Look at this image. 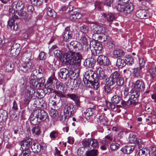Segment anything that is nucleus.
I'll list each match as a JSON object with an SVG mask.
<instances>
[{
    "mask_svg": "<svg viewBox=\"0 0 156 156\" xmlns=\"http://www.w3.org/2000/svg\"><path fill=\"white\" fill-rule=\"evenodd\" d=\"M121 98L118 95H114L113 96L112 98V102L113 103L116 104H118L121 100Z\"/></svg>",
    "mask_w": 156,
    "mask_h": 156,
    "instance_id": "obj_46",
    "label": "nucleus"
},
{
    "mask_svg": "<svg viewBox=\"0 0 156 156\" xmlns=\"http://www.w3.org/2000/svg\"><path fill=\"white\" fill-rule=\"evenodd\" d=\"M126 64L129 65H131L134 63L133 58L130 56L128 55L125 59Z\"/></svg>",
    "mask_w": 156,
    "mask_h": 156,
    "instance_id": "obj_49",
    "label": "nucleus"
},
{
    "mask_svg": "<svg viewBox=\"0 0 156 156\" xmlns=\"http://www.w3.org/2000/svg\"><path fill=\"white\" fill-rule=\"evenodd\" d=\"M126 64L125 60L120 58L118 59L117 60L116 65L119 68H122Z\"/></svg>",
    "mask_w": 156,
    "mask_h": 156,
    "instance_id": "obj_35",
    "label": "nucleus"
},
{
    "mask_svg": "<svg viewBox=\"0 0 156 156\" xmlns=\"http://www.w3.org/2000/svg\"><path fill=\"white\" fill-rule=\"evenodd\" d=\"M98 62L102 66H109L111 64V62L108 57L103 55H99L98 58Z\"/></svg>",
    "mask_w": 156,
    "mask_h": 156,
    "instance_id": "obj_13",
    "label": "nucleus"
},
{
    "mask_svg": "<svg viewBox=\"0 0 156 156\" xmlns=\"http://www.w3.org/2000/svg\"><path fill=\"white\" fill-rule=\"evenodd\" d=\"M62 36L63 40L66 42H68L71 40L72 36V32L70 30L69 27H67L65 29Z\"/></svg>",
    "mask_w": 156,
    "mask_h": 156,
    "instance_id": "obj_15",
    "label": "nucleus"
},
{
    "mask_svg": "<svg viewBox=\"0 0 156 156\" xmlns=\"http://www.w3.org/2000/svg\"><path fill=\"white\" fill-rule=\"evenodd\" d=\"M136 138L135 135L133 134H130L129 137V141L131 143H135L137 140Z\"/></svg>",
    "mask_w": 156,
    "mask_h": 156,
    "instance_id": "obj_58",
    "label": "nucleus"
},
{
    "mask_svg": "<svg viewBox=\"0 0 156 156\" xmlns=\"http://www.w3.org/2000/svg\"><path fill=\"white\" fill-rule=\"evenodd\" d=\"M17 14L22 18L25 19L27 17V12L23 11V9L17 12Z\"/></svg>",
    "mask_w": 156,
    "mask_h": 156,
    "instance_id": "obj_52",
    "label": "nucleus"
},
{
    "mask_svg": "<svg viewBox=\"0 0 156 156\" xmlns=\"http://www.w3.org/2000/svg\"><path fill=\"white\" fill-rule=\"evenodd\" d=\"M27 10L28 12L30 14H33L35 12L34 7L32 5H29L27 6Z\"/></svg>",
    "mask_w": 156,
    "mask_h": 156,
    "instance_id": "obj_63",
    "label": "nucleus"
},
{
    "mask_svg": "<svg viewBox=\"0 0 156 156\" xmlns=\"http://www.w3.org/2000/svg\"><path fill=\"white\" fill-rule=\"evenodd\" d=\"M115 80L121 76L120 73L117 71H115L110 75Z\"/></svg>",
    "mask_w": 156,
    "mask_h": 156,
    "instance_id": "obj_54",
    "label": "nucleus"
},
{
    "mask_svg": "<svg viewBox=\"0 0 156 156\" xmlns=\"http://www.w3.org/2000/svg\"><path fill=\"white\" fill-rule=\"evenodd\" d=\"M124 82L123 79L120 76L119 78L117 79L115 83L118 86H121L123 84Z\"/></svg>",
    "mask_w": 156,
    "mask_h": 156,
    "instance_id": "obj_59",
    "label": "nucleus"
},
{
    "mask_svg": "<svg viewBox=\"0 0 156 156\" xmlns=\"http://www.w3.org/2000/svg\"><path fill=\"white\" fill-rule=\"evenodd\" d=\"M139 153L141 156H150V151L146 148H143L140 150Z\"/></svg>",
    "mask_w": 156,
    "mask_h": 156,
    "instance_id": "obj_34",
    "label": "nucleus"
},
{
    "mask_svg": "<svg viewBox=\"0 0 156 156\" xmlns=\"http://www.w3.org/2000/svg\"><path fill=\"white\" fill-rule=\"evenodd\" d=\"M89 108H87L86 111L84 112L83 115H84L86 117H89L90 118H92L95 117V113L97 112L96 109V106L93 105Z\"/></svg>",
    "mask_w": 156,
    "mask_h": 156,
    "instance_id": "obj_8",
    "label": "nucleus"
},
{
    "mask_svg": "<svg viewBox=\"0 0 156 156\" xmlns=\"http://www.w3.org/2000/svg\"><path fill=\"white\" fill-rule=\"evenodd\" d=\"M31 3L34 5L39 7L41 5L42 0H30Z\"/></svg>",
    "mask_w": 156,
    "mask_h": 156,
    "instance_id": "obj_48",
    "label": "nucleus"
},
{
    "mask_svg": "<svg viewBox=\"0 0 156 156\" xmlns=\"http://www.w3.org/2000/svg\"><path fill=\"white\" fill-rule=\"evenodd\" d=\"M100 82H99L98 80L97 81L94 79L93 81L89 82V84H86V85L95 90H97L99 87V83Z\"/></svg>",
    "mask_w": 156,
    "mask_h": 156,
    "instance_id": "obj_31",
    "label": "nucleus"
},
{
    "mask_svg": "<svg viewBox=\"0 0 156 156\" xmlns=\"http://www.w3.org/2000/svg\"><path fill=\"white\" fill-rule=\"evenodd\" d=\"M57 80L55 76L54 75H51L48 78L47 81V83L45 85V88H51V86H54V84L56 83Z\"/></svg>",
    "mask_w": 156,
    "mask_h": 156,
    "instance_id": "obj_18",
    "label": "nucleus"
},
{
    "mask_svg": "<svg viewBox=\"0 0 156 156\" xmlns=\"http://www.w3.org/2000/svg\"><path fill=\"white\" fill-rule=\"evenodd\" d=\"M132 87L139 92H142L144 90L145 85L144 82L140 79L137 80L135 83H133Z\"/></svg>",
    "mask_w": 156,
    "mask_h": 156,
    "instance_id": "obj_9",
    "label": "nucleus"
},
{
    "mask_svg": "<svg viewBox=\"0 0 156 156\" xmlns=\"http://www.w3.org/2000/svg\"><path fill=\"white\" fill-rule=\"evenodd\" d=\"M94 72L91 70L85 73L83 80L85 85L89 84V82L94 80Z\"/></svg>",
    "mask_w": 156,
    "mask_h": 156,
    "instance_id": "obj_10",
    "label": "nucleus"
},
{
    "mask_svg": "<svg viewBox=\"0 0 156 156\" xmlns=\"http://www.w3.org/2000/svg\"><path fill=\"white\" fill-rule=\"evenodd\" d=\"M7 112L2 109L0 110V122H3L6 121L7 118Z\"/></svg>",
    "mask_w": 156,
    "mask_h": 156,
    "instance_id": "obj_28",
    "label": "nucleus"
},
{
    "mask_svg": "<svg viewBox=\"0 0 156 156\" xmlns=\"http://www.w3.org/2000/svg\"><path fill=\"white\" fill-rule=\"evenodd\" d=\"M31 66L30 63L23 62L19 67V69L22 72H26L30 69Z\"/></svg>",
    "mask_w": 156,
    "mask_h": 156,
    "instance_id": "obj_19",
    "label": "nucleus"
},
{
    "mask_svg": "<svg viewBox=\"0 0 156 156\" xmlns=\"http://www.w3.org/2000/svg\"><path fill=\"white\" fill-rule=\"evenodd\" d=\"M30 153V149L23 150L22 149L21 156H29Z\"/></svg>",
    "mask_w": 156,
    "mask_h": 156,
    "instance_id": "obj_62",
    "label": "nucleus"
},
{
    "mask_svg": "<svg viewBox=\"0 0 156 156\" xmlns=\"http://www.w3.org/2000/svg\"><path fill=\"white\" fill-rule=\"evenodd\" d=\"M98 34L97 33L93 34L92 33H91L89 34V35L90 37H91L95 41V40L97 39H98H98L99 36L98 35Z\"/></svg>",
    "mask_w": 156,
    "mask_h": 156,
    "instance_id": "obj_64",
    "label": "nucleus"
},
{
    "mask_svg": "<svg viewBox=\"0 0 156 156\" xmlns=\"http://www.w3.org/2000/svg\"><path fill=\"white\" fill-rule=\"evenodd\" d=\"M82 144L83 148H86L88 149H89L90 147L93 148H97L99 147L97 140L93 138L83 140L82 142Z\"/></svg>",
    "mask_w": 156,
    "mask_h": 156,
    "instance_id": "obj_2",
    "label": "nucleus"
},
{
    "mask_svg": "<svg viewBox=\"0 0 156 156\" xmlns=\"http://www.w3.org/2000/svg\"><path fill=\"white\" fill-rule=\"evenodd\" d=\"M30 83L32 85L34 88H35L38 85V82H37V76L35 75H33L32 74L30 76Z\"/></svg>",
    "mask_w": 156,
    "mask_h": 156,
    "instance_id": "obj_33",
    "label": "nucleus"
},
{
    "mask_svg": "<svg viewBox=\"0 0 156 156\" xmlns=\"http://www.w3.org/2000/svg\"><path fill=\"white\" fill-rule=\"evenodd\" d=\"M134 149L133 146H126L122 149V151L124 153L129 154L131 153Z\"/></svg>",
    "mask_w": 156,
    "mask_h": 156,
    "instance_id": "obj_30",
    "label": "nucleus"
},
{
    "mask_svg": "<svg viewBox=\"0 0 156 156\" xmlns=\"http://www.w3.org/2000/svg\"><path fill=\"white\" fill-rule=\"evenodd\" d=\"M143 68L140 67H136L133 69V73L134 77L141 78L142 76L141 74L142 72V69Z\"/></svg>",
    "mask_w": 156,
    "mask_h": 156,
    "instance_id": "obj_29",
    "label": "nucleus"
},
{
    "mask_svg": "<svg viewBox=\"0 0 156 156\" xmlns=\"http://www.w3.org/2000/svg\"><path fill=\"white\" fill-rule=\"evenodd\" d=\"M34 88L30 86H27L26 87L27 90L24 94V103L28 104L33 97V94L35 92Z\"/></svg>",
    "mask_w": 156,
    "mask_h": 156,
    "instance_id": "obj_4",
    "label": "nucleus"
},
{
    "mask_svg": "<svg viewBox=\"0 0 156 156\" xmlns=\"http://www.w3.org/2000/svg\"><path fill=\"white\" fill-rule=\"evenodd\" d=\"M4 69L7 72L12 70L13 69V64L11 62L8 61L5 62Z\"/></svg>",
    "mask_w": 156,
    "mask_h": 156,
    "instance_id": "obj_32",
    "label": "nucleus"
},
{
    "mask_svg": "<svg viewBox=\"0 0 156 156\" xmlns=\"http://www.w3.org/2000/svg\"><path fill=\"white\" fill-rule=\"evenodd\" d=\"M156 70L155 68L154 67H152L149 70L148 72L147 73V75H150L152 78H154L155 75V72Z\"/></svg>",
    "mask_w": 156,
    "mask_h": 156,
    "instance_id": "obj_50",
    "label": "nucleus"
},
{
    "mask_svg": "<svg viewBox=\"0 0 156 156\" xmlns=\"http://www.w3.org/2000/svg\"><path fill=\"white\" fill-rule=\"evenodd\" d=\"M147 14V12L144 10L138 11L136 13V16L137 17L141 19H144L147 18L148 16Z\"/></svg>",
    "mask_w": 156,
    "mask_h": 156,
    "instance_id": "obj_27",
    "label": "nucleus"
},
{
    "mask_svg": "<svg viewBox=\"0 0 156 156\" xmlns=\"http://www.w3.org/2000/svg\"><path fill=\"white\" fill-rule=\"evenodd\" d=\"M18 16L15 15H13L12 17L8 21L7 27L11 30H16L19 27V26L17 23L15 24V20L18 19Z\"/></svg>",
    "mask_w": 156,
    "mask_h": 156,
    "instance_id": "obj_7",
    "label": "nucleus"
},
{
    "mask_svg": "<svg viewBox=\"0 0 156 156\" xmlns=\"http://www.w3.org/2000/svg\"><path fill=\"white\" fill-rule=\"evenodd\" d=\"M95 62V60L94 58H89L86 59L84 62V65L87 67H92L94 66Z\"/></svg>",
    "mask_w": 156,
    "mask_h": 156,
    "instance_id": "obj_26",
    "label": "nucleus"
},
{
    "mask_svg": "<svg viewBox=\"0 0 156 156\" xmlns=\"http://www.w3.org/2000/svg\"><path fill=\"white\" fill-rule=\"evenodd\" d=\"M88 30L89 29L88 27L85 25L82 26L80 28V31L86 34H87L89 35L88 33Z\"/></svg>",
    "mask_w": 156,
    "mask_h": 156,
    "instance_id": "obj_55",
    "label": "nucleus"
},
{
    "mask_svg": "<svg viewBox=\"0 0 156 156\" xmlns=\"http://www.w3.org/2000/svg\"><path fill=\"white\" fill-rule=\"evenodd\" d=\"M54 53L55 56L59 58L63 62L70 65H80L82 58L81 54L79 52L71 51H69L63 55L61 51L58 50H55Z\"/></svg>",
    "mask_w": 156,
    "mask_h": 156,
    "instance_id": "obj_1",
    "label": "nucleus"
},
{
    "mask_svg": "<svg viewBox=\"0 0 156 156\" xmlns=\"http://www.w3.org/2000/svg\"><path fill=\"white\" fill-rule=\"evenodd\" d=\"M104 45L109 49L112 48L115 46L114 44L113 43V42L112 41H111L109 39H108L107 42L104 44Z\"/></svg>",
    "mask_w": 156,
    "mask_h": 156,
    "instance_id": "obj_51",
    "label": "nucleus"
},
{
    "mask_svg": "<svg viewBox=\"0 0 156 156\" xmlns=\"http://www.w3.org/2000/svg\"><path fill=\"white\" fill-rule=\"evenodd\" d=\"M39 119L40 120H44L47 118L48 115L44 110L38 109H36Z\"/></svg>",
    "mask_w": 156,
    "mask_h": 156,
    "instance_id": "obj_24",
    "label": "nucleus"
},
{
    "mask_svg": "<svg viewBox=\"0 0 156 156\" xmlns=\"http://www.w3.org/2000/svg\"><path fill=\"white\" fill-rule=\"evenodd\" d=\"M69 116H68L64 114V115H61L60 118V120L62 122H67L68 120Z\"/></svg>",
    "mask_w": 156,
    "mask_h": 156,
    "instance_id": "obj_57",
    "label": "nucleus"
},
{
    "mask_svg": "<svg viewBox=\"0 0 156 156\" xmlns=\"http://www.w3.org/2000/svg\"><path fill=\"white\" fill-rule=\"evenodd\" d=\"M13 7L16 10V12L23 9L24 8V4L21 1H18L17 2H15L12 4Z\"/></svg>",
    "mask_w": 156,
    "mask_h": 156,
    "instance_id": "obj_22",
    "label": "nucleus"
},
{
    "mask_svg": "<svg viewBox=\"0 0 156 156\" xmlns=\"http://www.w3.org/2000/svg\"><path fill=\"white\" fill-rule=\"evenodd\" d=\"M132 95L130 99H129L127 102L126 103L127 105H135L138 103L137 98H138L140 92L136 90H132Z\"/></svg>",
    "mask_w": 156,
    "mask_h": 156,
    "instance_id": "obj_3",
    "label": "nucleus"
},
{
    "mask_svg": "<svg viewBox=\"0 0 156 156\" xmlns=\"http://www.w3.org/2000/svg\"><path fill=\"white\" fill-rule=\"evenodd\" d=\"M101 33V35L99 36L98 40L102 42L106 41L108 40V36L103 33Z\"/></svg>",
    "mask_w": 156,
    "mask_h": 156,
    "instance_id": "obj_47",
    "label": "nucleus"
},
{
    "mask_svg": "<svg viewBox=\"0 0 156 156\" xmlns=\"http://www.w3.org/2000/svg\"><path fill=\"white\" fill-rule=\"evenodd\" d=\"M32 133L34 136H37L41 133L40 128L38 126H36L33 127L32 129Z\"/></svg>",
    "mask_w": 156,
    "mask_h": 156,
    "instance_id": "obj_37",
    "label": "nucleus"
},
{
    "mask_svg": "<svg viewBox=\"0 0 156 156\" xmlns=\"http://www.w3.org/2000/svg\"><path fill=\"white\" fill-rule=\"evenodd\" d=\"M112 54L116 58L121 57L124 56L125 52L122 50L119 49H115L113 51Z\"/></svg>",
    "mask_w": 156,
    "mask_h": 156,
    "instance_id": "obj_25",
    "label": "nucleus"
},
{
    "mask_svg": "<svg viewBox=\"0 0 156 156\" xmlns=\"http://www.w3.org/2000/svg\"><path fill=\"white\" fill-rule=\"evenodd\" d=\"M96 69L98 80L99 82H101L102 83L103 82L104 80L106 79L107 75L105 74L104 71L103 69L101 67H97Z\"/></svg>",
    "mask_w": 156,
    "mask_h": 156,
    "instance_id": "obj_11",
    "label": "nucleus"
},
{
    "mask_svg": "<svg viewBox=\"0 0 156 156\" xmlns=\"http://www.w3.org/2000/svg\"><path fill=\"white\" fill-rule=\"evenodd\" d=\"M73 105L70 103L67 104L65 106L64 109V113L68 116H70L73 111Z\"/></svg>",
    "mask_w": 156,
    "mask_h": 156,
    "instance_id": "obj_17",
    "label": "nucleus"
},
{
    "mask_svg": "<svg viewBox=\"0 0 156 156\" xmlns=\"http://www.w3.org/2000/svg\"><path fill=\"white\" fill-rule=\"evenodd\" d=\"M80 42L81 44L85 46V49L87 51H88L90 49L91 43L93 44V41L90 42L89 45L88 44V39L87 38L84 37H83L81 38L80 39Z\"/></svg>",
    "mask_w": 156,
    "mask_h": 156,
    "instance_id": "obj_20",
    "label": "nucleus"
},
{
    "mask_svg": "<svg viewBox=\"0 0 156 156\" xmlns=\"http://www.w3.org/2000/svg\"><path fill=\"white\" fill-rule=\"evenodd\" d=\"M47 15L53 18H55L56 16V13L50 7H48L47 9Z\"/></svg>",
    "mask_w": 156,
    "mask_h": 156,
    "instance_id": "obj_42",
    "label": "nucleus"
},
{
    "mask_svg": "<svg viewBox=\"0 0 156 156\" xmlns=\"http://www.w3.org/2000/svg\"><path fill=\"white\" fill-rule=\"evenodd\" d=\"M67 96L74 101L79 98L78 96L74 94H68Z\"/></svg>",
    "mask_w": 156,
    "mask_h": 156,
    "instance_id": "obj_60",
    "label": "nucleus"
},
{
    "mask_svg": "<svg viewBox=\"0 0 156 156\" xmlns=\"http://www.w3.org/2000/svg\"><path fill=\"white\" fill-rule=\"evenodd\" d=\"M98 151L97 149H93L86 152V156H97Z\"/></svg>",
    "mask_w": 156,
    "mask_h": 156,
    "instance_id": "obj_43",
    "label": "nucleus"
},
{
    "mask_svg": "<svg viewBox=\"0 0 156 156\" xmlns=\"http://www.w3.org/2000/svg\"><path fill=\"white\" fill-rule=\"evenodd\" d=\"M125 5L123 4L117 3L115 8L118 11L121 12H123L125 11Z\"/></svg>",
    "mask_w": 156,
    "mask_h": 156,
    "instance_id": "obj_44",
    "label": "nucleus"
},
{
    "mask_svg": "<svg viewBox=\"0 0 156 156\" xmlns=\"http://www.w3.org/2000/svg\"><path fill=\"white\" fill-rule=\"evenodd\" d=\"M90 29L94 33L100 34L103 33L105 31V28L102 26L95 24L91 25Z\"/></svg>",
    "mask_w": 156,
    "mask_h": 156,
    "instance_id": "obj_14",
    "label": "nucleus"
},
{
    "mask_svg": "<svg viewBox=\"0 0 156 156\" xmlns=\"http://www.w3.org/2000/svg\"><path fill=\"white\" fill-rule=\"evenodd\" d=\"M97 121L98 123L102 125H105L107 122V118L104 115H101L98 118Z\"/></svg>",
    "mask_w": 156,
    "mask_h": 156,
    "instance_id": "obj_39",
    "label": "nucleus"
},
{
    "mask_svg": "<svg viewBox=\"0 0 156 156\" xmlns=\"http://www.w3.org/2000/svg\"><path fill=\"white\" fill-rule=\"evenodd\" d=\"M32 145L31 146V148L33 151L34 153H37L40 152L41 150L46 149V145L42 146L38 143H35L33 141Z\"/></svg>",
    "mask_w": 156,
    "mask_h": 156,
    "instance_id": "obj_16",
    "label": "nucleus"
},
{
    "mask_svg": "<svg viewBox=\"0 0 156 156\" xmlns=\"http://www.w3.org/2000/svg\"><path fill=\"white\" fill-rule=\"evenodd\" d=\"M125 5V11L124 12L126 14L131 13L133 9L132 4V3L129 4L128 3Z\"/></svg>",
    "mask_w": 156,
    "mask_h": 156,
    "instance_id": "obj_36",
    "label": "nucleus"
},
{
    "mask_svg": "<svg viewBox=\"0 0 156 156\" xmlns=\"http://www.w3.org/2000/svg\"><path fill=\"white\" fill-rule=\"evenodd\" d=\"M119 144L118 143H112L110 145V149L112 151H115L119 148Z\"/></svg>",
    "mask_w": 156,
    "mask_h": 156,
    "instance_id": "obj_53",
    "label": "nucleus"
},
{
    "mask_svg": "<svg viewBox=\"0 0 156 156\" xmlns=\"http://www.w3.org/2000/svg\"><path fill=\"white\" fill-rule=\"evenodd\" d=\"M33 140L31 138H29L27 140H24L20 142L19 144L21 146V148L22 150L30 149L29 147L33 144Z\"/></svg>",
    "mask_w": 156,
    "mask_h": 156,
    "instance_id": "obj_12",
    "label": "nucleus"
},
{
    "mask_svg": "<svg viewBox=\"0 0 156 156\" xmlns=\"http://www.w3.org/2000/svg\"><path fill=\"white\" fill-rule=\"evenodd\" d=\"M20 52V50H17L16 49H15L11 48L10 51V53L12 55V56L16 57L17 56Z\"/></svg>",
    "mask_w": 156,
    "mask_h": 156,
    "instance_id": "obj_61",
    "label": "nucleus"
},
{
    "mask_svg": "<svg viewBox=\"0 0 156 156\" xmlns=\"http://www.w3.org/2000/svg\"><path fill=\"white\" fill-rule=\"evenodd\" d=\"M105 80L107 85L111 86L114 85L116 82V80L110 75L108 78L106 77Z\"/></svg>",
    "mask_w": 156,
    "mask_h": 156,
    "instance_id": "obj_38",
    "label": "nucleus"
},
{
    "mask_svg": "<svg viewBox=\"0 0 156 156\" xmlns=\"http://www.w3.org/2000/svg\"><path fill=\"white\" fill-rule=\"evenodd\" d=\"M94 43L93 45V47L94 50L90 49V50L91 51L92 54L94 56L98 55V54H101L102 52V44L99 42H96V41L94 42Z\"/></svg>",
    "mask_w": 156,
    "mask_h": 156,
    "instance_id": "obj_6",
    "label": "nucleus"
},
{
    "mask_svg": "<svg viewBox=\"0 0 156 156\" xmlns=\"http://www.w3.org/2000/svg\"><path fill=\"white\" fill-rule=\"evenodd\" d=\"M80 45L79 43L76 41H71L68 45L69 47L72 49V48L75 49L77 48L78 46Z\"/></svg>",
    "mask_w": 156,
    "mask_h": 156,
    "instance_id": "obj_45",
    "label": "nucleus"
},
{
    "mask_svg": "<svg viewBox=\"0 0 156 156\" xmlns=\"http://www.w3.org/2000/svg\"><path fill=\"white\" fill-rule=\"evenodd\" d=\"M103 16L105 18L108 22L112 21L115 19L113 14L110 13L108 14L104 13L103 15Z\"/></svg>",
    "mask_w": 156,
    "mask_h": 156,
    "instance_id": "obj_40",
    "label": "nucleus"
},
{
    "mask_svg": "<svg viewBox=\"0 0 156 156\" xmlns=\"http://www.w3.org/2000/svg\"><path fill=\"white\" fill-rule=\"evenodd\" d=\"M58 133L57 131H53L51 132L50 134V136L51 139L55 140L57 137L58 136Z\"/></svg>",
    "mask_w": 156,
    "mask_h": 156,
    "instance_id": "obj_56",
    "label": "nucleus"
},
{
    "mask_svg": "<svg viewBox=\"0 0 156 156\" xmlns=\"http://www.w3.org/2000/svg\"><path fill=\"white\" fill-rule=\"evenodd\" d=\"M67 9H69L68 12L70 13V20L79 19L81 18V15L79 13V10L77 9L74 8L72 6H70L67 8Z\"/></svg>",
    "mask_w": 156,
    "mask_h": 156,
    "instance_id": "obj_5",
    "label": "nucleus"
},
{
    "mask_svg": "<svg viewBox=\"0 0 156 156\" xmlns=\"http://www.w3.org/2000/svg\"><path fill=\"white\" fill-rule=\"evenodd\" d=\"M37 112L36 110L33 112L30 116V120L31 123L34 125L37 123L39 119V116H38Z\"/></svg>",
    "mask_w": 156,
    "mask_h": 156,
    "instance_id": "obj_23",
    "label": "nucleus"
},
{
    "mask_svg": "<svg viewBox=\"0 0 156 156\" xmlns=\"http://www.w3.org/2000/svg\"><path fill=\"white\" fill-rule=\"evenodd\" d=\"M60 78L61 79L65 80L69 76V71L65 68L61 69L58 73Z\"/></svg>",
    "mask_w": 156,
    "mask_h": 156,
    "instance_id": "obj_21",
    "label": "nucleus"
},
{
    "mask_svg": "<svg viewBox=\"0 0 156 156\" xmlns=\"http://www.w3.org/2000/svg\"><path fill=\"white\" fill-rule=\"evenodd\" d=\"M55 84H56V88L58 90V91L61 92H64V87L62 83H61L58 80H57Z\"/></svg>",
    "mask_w": 156,
    "mask_h": 156,
    "instance_id": "obj_41",
    "label": "nucleus"
}]
</instances>
